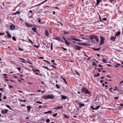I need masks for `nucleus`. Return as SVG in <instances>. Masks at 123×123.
<instances>
[{
	"label": "nucleus",
	"mask_w": 123,
	"mask_h": 123,
	"mask_svg": "<svg viewBox=\"0 0 123 123\" xmlns=\"http://www.w3.org/2000/svg\"><path fill=\"white\" fill-rule=\"evenodd\" d=\"M52 113V111H48L47 112H45L44 113V114H48V113Z\"/></svg>",
	"instance_id": "18"
},
{
	"label": "nucleus",
	"mask_w": 123,
	"mask_h": 123,
	"mask_svg": "<svg viewBox=\"0 0 123 123\" xmlns=\"http://www.w3.org/2000/svg\"><path fill=\"white\" fill-rule=\"evenodd\" d=\"M15 27V26L13 24H12L10 26V28L12 30H13Z\"/></svg>",
	"instance_id": "8"
},
{
	"label": "nucleus",
	"mask_w": 123,
	"mask_h": 123,
	"mask_svg": "<svg viewBox=\"0 0 123 123\" xmlns=\"http://www.w3.org/2000/svg\"><path fill=\"white\" fill-rule=\"evenodd\" d=\"M107 20V18H104L103 19V20L104 21H106Z\"/></svg>",
	"instance_id": "49"
},
{
	"label": "nucleus",
	"mask_w": 123,
	"mask_h": 123,
	"mask_svg": "<svg viewBox=\"0 0 123 123\" xmlns=\"http://www.w3.org/2000/svg\"><path fill=\"white\" fill-rule=\"evenodd\" d=\"M92 66H97V65H96V62H93L92 63Z\"/></svg>",
	"instance_id": "21"
},
{
	"label": "nucleus",
	"mask_w": 123,
	"mask_h": 123,
	"mask_svg": "<svg viewBox=\"0 0 123 123\" xmlns=\"http://www.w3.org/2000/svg\"><path fill=\"white\" fill-rule=\"evenodd\" d=\"M51 66L52 67L54 68L55 69V70L56 69V67L55 66H54V65H51Z\"/></svg>",
	"instance_id": "47"
},
{
	"label": "nucleus",
	"mask_w": 123,
	"mask_h": 123,
	"mask_svg": "<svg viewBox=\"0 0 123 123\" xmlns=\"http://www.w3.org/2000/svg\"><path fill=\"white\" fill-rule=\"evenodd\" d=\"M18 49L20 51H23V50L21 48H18Z\"/></svg>",
	"instance_id": "45"
},
{
	"label": "nucleus",
	"mask_w": 123,
	"mask_h": 123,
	"mask_svg": "<svg viewBox=\"0 0 123 123\" xmlns=\"http://www.w3.org/2000/svg\"><path fill=\"white\" fill-rule=\"evenodd\" d=\"M51 62L54 63V65H56V63H54V62H55V60H51Z\"/></svg>",
	"instance_id": "28"
},
{
	"label": "nucleus",
	"mask_w": 123,
	"mask_h": 123,
	"mask_svg": "<svg viewBox=\"0 0 123 123\" xmlns=\"http://www.w3.org/2000/svg\"><path fill=\"white\" fill-rule=\"evenodd\" d=\"M36 103L37 104H41L43 103L42 102L39 101H37L36 102Z\"/></svg>",
	"instance_id": "32"
},
{
	"label": "nucleus",
	"mask_w": 123,
	"mask_h": 123,
	"mask_svg": "<svg viewBox=\"0 0 123 123\" xmlns=\"http://www.w3.org/2000/svg\"><path fill=\"white\" fill-rule=\"evenodd\" d=\"M64 41L66 45L67 46H69V43H70L68 42L66 39Z\"/></svg>",
	"instance_id": "11"
},
{
	"label": "nucleus",
	"mask_w": 123,
	"mask_h": 123,
	"mask_svg": "<svg viewBox=\"0 0 123 123\" xmlns=\"http://www.w3.org/2000/svg\"><path fill=\"white\" fill-rule=\"evenodd\" d=\"M27 111L28 112H30L31 111V107L30 106H27Z\"/></svg>",
	"instance_id": "9"
},
{
	"label": "nucleus",
	"mask_w": 123,
	"mask_h": 123,
	"mask_svg": "<svg viewBox=\"0 0 123 123\" xmlns=\"http://www.w3.org/2000/svg\"><path fill=\"white\" fill-rule=\"evenodd\" d=\"M48 0H45V1H43V2H42V3H41L42 4H43V3H44L45 2V1H47Z\"/></svg>",
	"instance_id": "63"
},
{
	"label": "nucleus",
	"mask_w": 123,
	"mask_h": 123,
	"mask_svg": "<svg viewBox=\"0 0 123 123\" xmlns=\"http://www.w3.org/2000/svg\"><path fill=\"white\" fill-rule=\"evenodd\" d=\"M74 47V48L75 49L78 50H80V48H81V47H79V46H77L76 45H75Z\"/></svg>",
	"instance_id": "10"
},
{
	"label": "nucleus",
	"mask_w": 123,
	"mask_h": 123,
	"mask_svg": "<svg viewBox=\"0 0 123 123\" xmlns=\"http://www.w3.org/2000/svg\"><path fill=\"white\" fill-rule=\"evenodd\" d=\"M5 106L7 107L8 108H9V109L11 110H12V108L10 107V106L9 105H6Z\"/></svg>",
	"instance_id": "24"
},
{
	"label": "nucleus",
	"mask_w": 123,
	"mask_h": 123,
	"mask_svg": "<svg viewBox=\"0 0 123 123\" xmlns=\"http://www.w3.org/2000/svg\"><path fill=\"white\" fill-rule=\"evenodd\" d=\"M102 0H96L97 4L96 5H98L99 4V3L100 1H101Z\"/></svg>",
	"instance_id": "17"
},
{
	"label": "nucleus",
	"mask_w": 123,
	"mask_h": 123,
	"mask_svg": "<svg viewBox=\"0 0 123 123\" xmlns=\"http://www.w3.org/2000/svg\"><path fill=\"white\" fill-rule=\"evenodd\" d=\"M100 75V74L99 73H98L97 74H95L94 75V76L98 77Z\"/></svg>",
	"instance_id": "27"
},
{
	"label": "nucleus",
	"mask_w": 123,
	"mask_h": 123,
	"mask_svg": "<svg viewBox=\"0 0 123 123\" xmlns=\"http://www.w3.org/2000/svg\"><path fill=\"white\" fill-rule=\"evenodd\" d=\"M112 87L111 88H109V91H110V92H112V90H111V89H112Z\"/></svg>",
	"instance_id": "48"
},
{
	"label": "nucleus",
	"mask_w": 123,
	"mask_h": 123,
	"mask_svg": "<svg viewBox=\"0 0 123 123\" xmlns=\"http://www.w3.org/2000/svg\"><path fill=\"white\" fill-rule=\"evenodd\" d=\"M57 109L58 110H59L61 109V108H60V107L58 106L57 107Z\"/></svg>",
	"instance_id": "52"
},
{
	"label": "nucleus",
	"mask_w": 123,
	"mask_h": 123,
	"mask_svg": "<svg viewBox=\"0 0 123 123\" xmlns=\"http://www.w3.org/2000/svg\"><path fill=\"white\" fill-rule=\"evenodd\" d=\"M81 90H82V92H85L86 94H87V96H91V94H90V91L86 88L84 87L82 88Z\"/></svg>",
	"instance_id": "2"
},
{
	"label": "nucleus",
	"mask_w": 123,
	"mask_h": 123,
	"mask_svg": "<svg viewBox=\"0 0 123 123\" xmlns=\"http://www.w3.org/2000/svg\"><path fill=\"white\" fill-rule=\"evenodd\" d=\"M25 24L26 25V27L27 28H29V27H32L33 26H34V25H33L31 24H28L27 23H25Z\"/></svg>",
	"instance_id": "4"
},
{
	"label": "nucleus",
	"mask_w": 123,
	"mask_h": 123,
	"mask_svg": "<svg viewBox=\"0 0 123 123\" xmlns=\"http://www.w3.org/2000/svg\"><path fill=\"white\" fill-rule=\"evenodd\" d=\"M9 88H12V86L10 85H9Z\"/></svg>",
	"instance_id": "59"
},
{
	"label": "nucleus",
	"mask_w": 123,
	"mask_h": 123,
	"mask_svg": "<svg viewBox=\"0 0 123 123\" xmlns=\"http://www.w3.org/2000/svg\"><path fill=\"white\" fill-rule=\"evenodd\" d=\"M30 61V60L29 59H28L27 61L28 63H29V64H32V63H31L30 62H29V61Z\"/></svg>",
	"instance_id": "42"
},
{
	"label": "nucleus",
	"mask_w": 123,
	"mask_h": 123,
	"mask_svg": "<svg viewBox=\"0 0 123 123\" xmlns=\"http://www.w3.org/2000/svg\"><path fill=\"white\" fill-rule=\"evenodd\" d=\"M57 115V113H55V114H53V116L54 117H55Z\"/></svg>",
	"instance_id": "39"
},
{
	"label": "nucleus",
	"mask_w": 123,
	"mask_h": 123,
	"mask_svg": "<svg viewBox=\"0 0 123 123\" xmlns=\"http://www.w3.org/2000/svg\"><path fill=\"white\" fill-rule=\"evenodd\" d=\"M19 58V59L22 60V61H26V60H25V59H24L23 58Z\"/></svg>",
	"instance_id": "37"
},
{
	"label": "nucleus",
	"mask_w": 123,
	"mask_h": 123,
	"mask_svg": "<svg viewBox=\"0 0 123 123\" xmlns=\"http://www.w3.org/2000/svg\"><path fill=\"white\" fill-rule=\"evenodd\" d=\"M7 36L9 38H11V35L10 34H8L7 35Z\"/></svg>",
	"instance_id": "35"
},
{
	"label": "nucleus",
	"mask_w": 123,
	"mask_h": 123,
	"mask_svg": "<svg viewBox=\"0 0 123 123\" xmlns=\"http://www.w3.org/2000/svg\"><path fill=\"white\" fill-rule=\"evenodd\" d=\"M43 68H45L46 69H49L48 68H47L45 66H44L43 67Z\"/></svg>",
	"instance_id": "64"
},
{
	"label": "nucleus",
	"mask_w": 123,
	"mask_h": 123,
	"mask_svg": "<svg viewBox=\"0 0 123 123\" xmlns=\"http://www.w3.org/2000/svg\"><path fill=\"white\" fill-rule=\"evenodd\" d=\"M103 61H102L103 62L106 63H108L106 61V60L105 59H103Z\"/></svg>",
	"instance_id": "34"
},
{
	"label": "nucleus",
	"mask_w": 123,
	"mask_h": 123,
	"mask_svg": "<svg viewBox=\"0 0 123 123\" xmlns=\"http://www.w3.org/2000/svg\"><path fill=\"white\" fill-rule=\"evenodd\" d=\"M39 58V59H43L44 58L43 57H40Z\"/></svg>",
	"instance_id": "56"
},
{
	"label": "nucleus",
	"mask_w": 123,
	"mask_h": 123,
	"mask_svg": "<svg viewBox=\"0 0 123 123\" xmlns=\"http://www.w3.org/2000/svg\"><path fill=\"white\" fill-rule=\"evenodd\" d=\"M84 56H86L87 57H88V56L87 55H86V53H85V52H84Z\"/></svg>",
	"instance_id": "62"
},
{
	"label": "nucleus",
	"mask_w": 123,
	"mask_h": 123,
	"mask_svg": "<svg viewBox=\"0 0 123 123\" xmlns=\"http://www.w3.org/2000/svg\"><path fill=\"white\" fill-rule=\"evenodd\" d=\"M12 40L14 41H16V39L15 37L14 36H13L12 37Z\"/></svg>",
	"instance_id": "31"
},
{
	"label": "nucleus",
	"mask_w": 123,
	"mask_h": 123,
	"mask_svg": "<svg viewBox=\"0 0 123 123\" xmlns=\"http://www.w3.org/2000/svg\"><path fill=\"white\" fill-rule=\"evenodd\" d=\"M6 98V96H4L3 98V99H5Z\"/></svg>",
	"instance_id": "54"
},
{
	"label": "nucleus",
	"mask_w": 123,
	"mask_h": 123,
	"mask_svg": "<svg viewBox=\"0 0 123 123\" xmlns=\"http://www.w3.org/2000/svg\"><path fill=\"white\" fill-rule=\"evenodd\" d=\"M17 69L18 71H20L21 70V68L20 67L17 68Z\"/></svg>",
	"instance_id": "43"
},
{
	"label": "nucleus",
	"mask_w": 123,
	"mask_h": 123,
	"mask_svg": "<svg viewBox=\"0 0 123 123\" xmlns=\"http://www.w3.org/2000/svg\"><path fill=\"white\" fill-rule=\"evenodd\" d=\"M84 46H86L87 45V44L85 43H82V45Z\"/></svg>",
	"instance_id": "33"
},
{
	"label": "nucleus",
	"mask_w": 123,
	"mask_h": 123,
	"mask_svg": "<svg viewBox=\"0 0 123 123\" xmlns=\"http://www.w3.org/2000/svg\"><path fill=\"white\" fill-rule=\"evenodd\" d=\"M41 18H38L37 19H38V22L39 23H40V24H41V23H40L41 22V19H40Z\"/></svg>",
	"instance_id": "26"
},
{
	"label": "nucleus",
	"mask_w": 123,
	"mask_h": 123,
	"mask_svg": "<svg viewBox=\"0 0 123 123\" xmlns=\"http://www.w3.org/2000/svg\"><path fill=\"white\" fill-rule=\"evenodd\" d=\"M53 39H55L59 41H60V38L58 37L55 38H53Z\"/></svg>",
	"instance_id": "22"
},
{
	"label": "nucleus",
	"mask_w": 123,
	"mask_h": 123,
	"mask_svg": "<svg viewBox=\"0 0 123 123\" xmlns=\"http://www.w3.org/2000/svg\"><path fill=\"white\" fill-rule=\"evenodd\" d=\"M120 33L121 32L120 31L117 32L115 34V37H116V36L120 35Z\"/></svg>",
	"instance_id": "14"
},
{
	"label": "nucleus",
	"mask_w": 123,
	"mask_h": 123,
	"mask_svg": "<svg viewBox=\"0 0 123 123\" xmlns=\"http://www.w3.org/2000/svg\"><path fill=\"white\" fill-rule=\"evenodd\" d=\"M94 39H95L96 41L97 42H99V39L97 37L96 35H95L94 37Z\"/></svg>",
	"instance_id": "13"
},
{
	"label": "nucleus",
	"mask_w": 123,
	"mask_h": 123,
	"mask_svg": "<svg viewBox=\"0 0 123 123\" xmlns=\"http://www.w3.org/2000/svg\"><path fill=\"white\" fill-rule=\"evenodd\" d=\"M100 48L97 49L93 48V49L95 50L99 51L100 50Z\"/></svg>",
	"instance_id": "20"
},
{
	"label": "nucleus",
	"mask_w": 123,
	"mask_h": 123,
	"mask_svg": "<svg viewBox=\"0 0 123 123\" xmlns=\"http://www.w3.org/2000/svg\"><path fill=\"white\" fill-rule=\"evenodd\" d=\"M116 37H113L112 36L111 37V39L113 41H115V38Z\"/></svg>",
	"instance_id": "16"
},
{
	"label": "nucleus",
	"mask_w": 123,
	"mask_h": 123,
	"mask_svg": "<svg viewBox=\"0 0 123 123\" xmlns=\"http://www.w3.org/2000/svg\"><path fill=\"white\" fill-rule=\"evenodd\" d=\"M98 70L99 72H101V71L100 70V68H98Z\"/></svg>",
	"instance_id": "61"
},
{
	"label": "nucleus",
	"mask_w": 123,
	"mask_h": 123,
	"mask_svg": "<svg viewBox=\"0 0 123 123\" xmlns=\"http://www.w3.org/2000/svg\"><path fill=\"white\" fill-rule=\"evenodd\" d=\"M67 97L66 96L64 95H62V97H61V98L62 99H67Z\"/></svg>",
	"instance_id": "15"
},
{
	"label": "nucleus",
	"mask_w": 123,
	"mask_h": 123,
	"mask_svg": "<svg viewBox=\"0 0 123 123\" xmlns=\"http://www.w3.org/2000/svg\"><path fill=\"white\" fill-rule=\"evenodd\" d=\"M62 48L64 51H67V50L66 49L64 48L63 47H62Z\"/></svg>",
	"instance_id": "38"
},
{
	"label": "nucleus",
	"mask_w": 123,
	"mask_h": 123,
	"mask_svg": "<svg viewBox=\"0 0 123 123\" xmlns=\"http://www.w3.org/2000/svg\"><path fill=\"white\" fill-rule=\"evenodd\" d=\"M82 43H81L80 42H78V44L80 45H82Z\"/></svg>",
	"instance_id": "51"
},
{
	"label": "nucleus",
	"mask_w": 123,
	"mask_h": 123,
	"mask_svg": "<svg viewBox=\"0 0 123 123\" xmlns=\"http://www.w3.org/2000/svg\"><path fill=\"white\" fill-rule=\"evenodd\" d=\"M100 107V106L98 105L97 107L95 108V110L96 109H99V107Z\"/></svg>",
	"instance_id": "40"
},
{
	"label": "nucleus",
	"mask_w": 123,
	"mask_h": 123,
	"mask_svg": "<svg viewBox=\"0 0 123 123\" xmlns=\"http://www.w3.org/2000/svg\"><path fill=\"white\" fill-rule=\"evenodd\" d=\"M62 79H63V80L64 81V83L66 84H67V85L68 84V83H67L66 81V79H64V78H62Z\"/></svg>",
	"instance_id": "23"
},
{
	"label": "nucleus",
	"mask_w": 123,
	"mask_h": 123,
	"mask_svg": "<svg viewBox=\"0 0 123 123\" xmlns=\"http://www.w3.org/2000/svg\"><path fill=\"white\" fill-rule=\"evenodd\" d=\"M118 98V97H115L114 98L115 99H117Z\"/></svg>",
	"instance_id": "53"
},
{
	"label": "nucleus",
	"mask_w": 123,
	"mask_h": 123,
	"mask_svg": "<svg viewBox=\"0 0 123 123\" xmlns=\"http://www.w3.org/2000/svg\"><path fill=\"white\" fill-rule=\"evenodd\" d=\"M79 107L80 108H81V107L84 106V104H82L80 103H79Z\"/></svg>",
	"instance_id": "19"
},
{
	"label": "nucleus",
	"mask_w": 123,
	"mask_h": 123,
	"mask_svg": "<svg viewBox=\"0 0 123 123\" xmlns=\"http://www.w3.org/2000/svg\"><path fill=\"white\" fill-rule=\"evenodd\" d=\"M55 86L56 87L58 88V89H59V88H60V86H59L57 84H56V85H55Z\"/></svg>",
	"instance_id": "36"
},
{
	"label": "nucleus",
	"mask_w": 123,
	"mask_h": 123,
	"mask_svg": "<svg viewBox=\"0 0 123 123\" xmlns=\"http://www.w3.org/2000/svg\"><path fill=\"white\" fill-rule=\"evenodd\" d=\"M8 111V110L6 109H5L4 110H2L1 111V112L2 114H5L7 113V112Z\"/></svg>",
	"instance_id": "5"
},
{
	"label": "nucleus",
	"mask_w": 123,
	"mask_h": 123,
	"mask_svg": "<svg viewBox=\"0 0 123 123\" xmlns=\"http://www.w3.org/2000/svg\"><path fill=\"white\" fill-rule=\"evenodd\" d=\"M87 57V59L88 60H89L90 59V57Z\"/></svg>",
	"instance_id": "60"
},
{
	"label": "nucleus",
	"mask_w": 123,
	"mask_h": 123,
	"mask_svg": "<svg viewBox=\"0 0 123 123\" xmlns=\"http://www.w3.org/2000/svg\"><path fill=\"white\" fill-rule=\"evenodd\" d=\"M31 30H33L34 32L37 33V29L36 28L33 27L31 29Z\"/></svg>",
	"instance_id": "12"
},
{
	"label": "nucleus",
	"mask_w": 123,
	"mask_h": 123,
	"mask_svg": "<svg viewBox=\"0 0 123 123\" xmlns=\"http://www.w3.org/2000/svg\"><path fill=\"white\" fill-rule=\"evenodd\" d=\"M6 34H7V35L8 34H9V31H6Z\"/></svg>",
	"instance_id": "57"
},
{
	"label": "nucleus",
	"mask_w": 123,
	"mask_h": 123,
	"mask_svg": "<svg viewBox=\"0 0 123 123\" xmlns=\"http://www.w3.org/2000/svg\"><path fill=\"white\" fill-rule=\"evenodd\" d=\"M34 46L35 47H36L37 48H38L39 47V46L38 45H34Z\"/></svg>",
	"instance_id": "41"
},
{
	"label": "nucleus",
	"mask_w": 123,
	"mask_h": 123,
	"mask_svg": "<svg viewBox=\"0 0 123 123\" xmlns=\"http://www.w3.org/2000/svg\"><path fill=\"white\" fill-rule=\"evenodd\" d=\"M45 35L47 37L49 36V32L46 29L45 31Z\"/></svg>",
	"instance_id": "7"
},
{
	"label": "nucleus",
	"mask_w": 123,
	"mask_h": 123,
	"mask_svg": "<svg viewBox=\"0 0 123 123\" xmlns=\"http://www.w3.org/2000/svg\"><path fill=\"white\" fill-rule=\"evenodd\" d=\"M50 121V120L49 119H47L46 120V122L47 123H49Z\"/></svg>",
	"instance_id": "29"
},
{
	"label": "nucleus",
	"mask_w": 123,
	"mask_h": 123,
	"mask_svg": "<svg viewBox=\"0 0 123 123\" xmlns=\"http://www.w3.org/2000/svg\"><path fill=\"white\" fill-rule=\"evenodd\" d=\"M100 45H101L104 42L105 39L103 38L102 36H100Z\"/></svg>",
	"instance_id": "3"
},
{
	"label": "nucleus",
	"mask_w": 123,
	"mask_h": 123,
	"mask_svg": "<svg viewBox=\"0 0 123 123\" xmlns=\"http://www.w3.org/2000/svg\"><path fill=\"white\" fill-rule=\"evenodd\" d=\"M4 34V33H3L0 32V35H3Z\"/></svg>",
	"instance_id": "55"
},
{
	"label": "nucleus",
	"mask_w": 123,
	"mask_h": 123,
	"mask_svg": "<svg viewBox=\"0 0 123 123\" xmlns=\"http://www.w3.org/2000/svg\"><path fill=\"white\" fill-rule=\"evenodd\" d=\"M73 40H74L76 41H80V42L81 41V40L80 39H73Z\"/></svg>",
	"instance_id": "25"
},
{
	"label": "nucleus",
	"mask_w": 123,
	"mask_h": 123,
	"mask_svg": "<svg viewBox=\"0 0 123 123\" xmlns=\"http://www.w3.org/2000/svg\"><path fill=\"white\" fill-rule=\"evenodd\" d=\"M91 109H92L93 110H95V108H93L92 106H91V108H90Z\"/></svg>",
	"instance_id": "44"
},
{
	"label": "nucleus",
	"mask_w": 123,
	"mask_h": 123,
	"mask_svg": "<svg viewBox=\"0 0 123 123\" xmlns=\"http://www.w3.org/2000/svg\"><path fill=\"white\" fill-rule=\"evenodd\" d=\"M95 36V35H89V38L91 40H92L93 39H94V37Z\"/></svg>",
	"instance_id": "6"
},
{
	"label": "nucleus",
	"mask_w": 123,
	"mask_h": 123,
	"mask_svg": "<svg viewBox=\"0 0 123 123\" xmlns=\"http://www.w3.org/2000/svg\"><path fill=\"white\" fill-rule=\"evenodd\" d=\"M43 61H45V62H48V64H50L49 62L48 61H46V60H43Z\"/></svg>",
	"instance_id": "46"
},
{
	"label": "nucleus",
	"mask_w": 123,
	"mask_h": 123,
	"mask_svg": "<svg viewBox=\"0 0 123 123\" xmlns=\"http://www.w3.org/2000/svg\"><path fill=\"white\" fill-rule=\"evenodd\" d=\"M28 40H29V41L31 43H33V42H32V41L31 40H30V39H28Z\"/></svg>",
	"instance_id": "50"
},
{
	"label": "nucleus",
	"mask_w": 123,
	"mask_h": 123,
	"mask_svg": "<svg viewBox=\"0 0 123 123\" xmlns=\"http://www.w3.org/2000/svg\"><path fill=\"white\" fill-rule=\"evenodd\" d=\"M19 101L23 102H25L26 101V100H23L21 99H20L19 100Z\"/></svg>",
	"instance_id": "30"
},
{
	"label": "nucleus",
	"mask_w": 123,
	"mask_h": 123,
	"mask_svg": "<svg viewBox=\"0 0 123 123\" xmlns=\"http://www.w3.org/2000/svg\"><path fill=\"white\" fill-rule=\"evenodd\" d=\"M21 12H19L18 11H17L16 12V13L17 14H19Z\"/></svg>",
	"instance_id": "58"
},
{
	"label": "nucleus",
	"mask_w": 123,
	"mask_h": 123,
	"mask_svg": "<svg viewBox=\"0 0 123 123\" xmlns=\"http://www.w3.org/2000/svg\"><path fill=\"white\" fill-rule=\"evenodd\" d=\"M54 96L53 94L49 95H44L43 96V98L45 99H53L54 98Z\"/></svg>",
	"instance_id": "1"
}]
</instances>
